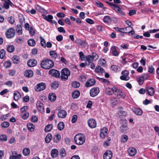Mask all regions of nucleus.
I'll list each match as a JSON object with an SVG mask.
<instances>
[{"label": "nucleus", "instance_id": "obj_1", "mask_svg": "<svg viewBox=\"0 0 159 159\" xmlns=\"http://www.w3.org/2000/svg\"><path fill=\"white\" fill-rule=\"evenodd\" d=\"M54 66L53 61L50 59H46L43 60L41 63V67L45 69H48L52 68Z\"/></svg>", "mask_w": 159, "mask_h": 159}, {"label": "nucleus", "instance_id": "obj_2", "mask_svg": "<svg viewBox=\"0 0 159 159\" xmlns=\"http://www.w3.org/2000/svg\"><path fill=\"white\" fill-rule=\"evenodd\" d=\"M74 140L76 144L81 145L85 142V136L84 134H77L74 137Z\"/></svg>", "mask_w": 159, "mask_h": 159}, {"label": "nucleus", "instance_id": "obj_3", "mask_svg": "<svg viewBox=\"0 0 159 159\" xmlns=\"http://www.w3.org/2000/svg\"><path fill=\"white\" fill-rule=\"evenodd\" d=\"M70 74V71L66 68H64L61 71V78L62 80L66 81L68 80Z\"/></svg>", "mask_w": 159, "mask_h": 159}, {"label": "nucleus", "instance_id": "obj_4", "mask_svg": "<svg viewBox=\"0 0 159 159\" xmlns=\"http://www.w3.org/2000/svg\"><path fill=\"white\" fill-rule=\"evenodd\" d=\"M15 30L13 28H11L7 31L5 34L7 38L11 39L13 38L15 36Z\"/></svg>", "mask_w": 159, "mask_h": 159}, {"label": "nucleus", "instance_id": "obj_5", "mask_svg": "<svg viewBox=\"0 0 159 159\" xmlns=\"http://www.w3.org/2000/svg\"><path fill=\"white\" fill-rule=\"evenodd\" d=\"M128 128L127 125V122L125 120H123L121 123V126L120 128V131L121 133H126V131Z\"/></svg>", "mask_w": 159, "mask_h": 159}, {"label": "nucleus", "instance_id": "obj_6", "mask_svg": "<svg viewBox=\"0 0 159 159\" xmlns=\"http://www.w3.org/2000/svg\"><path fill=\"white\" fill-rule=\"evenodd\" d=\"M35 87L36 91L40 92L46 89V85L45 83L41 82L38 84Z\"/></svg>", "mask_w": 159, "mask_h": 159}, {"label": "nucleus", "instance_id": "obj_7", "mask_svg": "<svg viewBox=\"0 0 159 159\" xmlns=\"http://www.w3.org/2000/svg\"><path fill=\"white\" fill-rule=\"evenodd\" d=\"M99 92V89L98 88H94L92 89L90 91V94L91 96L94 97L97 95Z\"/></svg>", "mask_w": 159, "mask_h": 159}, {"label": "nucleus", "instance_id": "obj_8", "mask_svg": "<svg viewBox=\"0 0 159 159\" xmlns=\"http://www.w3.org/2000/svg\"><path fill=\"white\" fill-rule=\"evenodd\" d=\"M36 107L38 111L41 113L44 112V107L43 104L40 101H38L36 104Z\"/></svg>", "mask_w": 159, "mask_h": 159}, {"label": "nucleus", "instance_id": "obj_9", "mask_svg": "<svg viewBox=\"0 0 159 159\" xmlns=\"http://www.w3.org/2000/svg\"><path fill=\"white\" fill-rule=\"evenodd\" d=\"M49 73L52 76L55 77L56 78L60 77V73L57 70L54 69H51L49 71Z\"/></svg>", "mask_w": 159, "mask_h": 159}, {"label": "nucleus", "instance_id": "obj_10", "mask_svg": "<svg viewBox=\"0 0 159 159\" xmlns=\"http://www.w3.org/2000/svg\"><path fill=\"white\" fill-rule=\"evenodd\" d=\"M88 125L91 128H94L96 126V122L93 119H89L88 121Z\"/></svg>", "mask_w": 159, "mask_h": 159}, {"label": "nucleus", "instance_id": "obj_11", "mask_svg": "<svg viewBox=\"0 0 159 159\" xmlns=\"http://www.w3.org/2000/svg\"><path fill=\"white\" fill-rule=\"evenodd\" d=\"M112 157V154L111 151H107L104 154V159H111Z\"/></svg>", "mask_w": 159, "mask_h": 159}, {"label": "nucleus", "instance_id": "obj_12", "mask_svg": "<svg viewBox=\"0 0 159 159\" xmlns=\"http://www.w3.org/2000/svg\"><path fill=\"white\" fill-rule=\"evenodd\" d=\"M96 83V80L94 79H91L88 80L85 83V86L86 87H89L94 85Z\"/></svg>", "mask_w": 159, "mask_h": 159}, {"label": "nucleus", "instance_id": "obj_13", "mask_svg": "<svg viewBox=\"0 0 159 159\" xmlns=\"http://www.w3.org/2000/svg\"><path fill=\"white\" fill-rule=\"evenodd\" d=\"M128 152L130 156L133 157L136 154L137 150L134 148H130L128 150Z\"/></svg>", "mask_w": 159, "mask_h": 159}, {"label": "nucleus", "instance_id": "obj_14", "mask_svg": "<svg viewBox=\"0 0 159 159\" xmlns=\"http://www.w3.org/2000/svg\"><path fill=\"white\" fill-rule=\"evenodd\" d=\"M37 61L34 59H30L27 62V65L30 67H33L35 66L37 64Z\"/></svg>", "mask_w": 159, "mask_h": 159}, {"label": "nucleus", "instance_id": "obj_15", "mask_svg": "<svg viewBox=\"0 0 159 159\" xmlns=\"http://www.w3.org/2000/svg\"><path fill=\"white\" fill-rule=\"evenodd\" d=\"M66 112L64 110H61L59 111L58 113V116L59 117L64 118L66 117Z\"/></svg>", "mask_w": 159, "mask_h": 159}, {"label": "nucleus", "instance_id": "obj_16", "mask_svg": "<svg viewBox=\"0 0 159 159\" xmlns=\"http://www.w3.org/2000/svg\"><path fill=\"white\" fill-rule=\"evenodd\" d=\"M108 129L107 128L105 127L103 128L101 131L100 133V136L103 139L105 138L107 135Z\"/></svg>", "mask_w": 159, "mask_h": 159}, {"label": "nucleus", "instance_id": "obj_17", "mask_svg": "<svg viewBox=\"0 0 159 159\" xmlns=\"http://www.w3.org/2000/svg\"><path fill=\"white\" fill-rule=\"evenodd\" d=\"M4 3L3 4V7L6 9H8L9 8L10 5L11 6L13 5L10 0H5Z\"/></svg>", "mask_w": 159, "mask_h": 159}, {"label": "nucleus", "instance_id": "obj_18", "mask_svg": "<svg viewBox=\"0 0 159 159\" xmlns=\"http://www.w3.org/2000/svg\"><path fill=\"white\" fill-rule=\"evenodd\" d=\"M111 51L112 55L115 56L117 57L119 54V52L117 51L115 46H113L111 48Z\"/></svg>", "mask_w": 159, "mask_h": 159}, {"label": "nucleus", "instance_id": "obj_19", "mask_svg": "<svg viewBox=\"0 0 159 159\" xmlns=\"http://www.w3.org/2000/svg\"><path fill=\"white\" fill-rule=\"evenodd\" d=\"M24 75L27 77H30L33 76V72L31 70H26L25 72Z\"/></svg>", "mask_w": 159, "mask_h": 159}, {"label": "nucleus", "instance_id": "obj_20", "mask_svg": "<svg viewBox=\"0 0 159 159\" xmlns=\"http://www.w3.org/2000/svg\"><path fill=\"white\" fill-rule=\"evenodd\" d=\"M146 91L147 92L148 94L150 96H152L153 95L155 90L152 87H148L146 88Z\"/></svg>", "mask_w": 159, "mask_h": 159}, {"label": "nucleus", "instance_id": "obj_21", "mask_svg": "<svg viewBox=\"0 0 159 159\" xmlns=\"http://www.w3.org/2000/svg\"><path fill=\"white\" fill-rule=\"evenodd\" d=\"M51 155L53 158L56 157L58 155V151L57 149H53L51 150Z\"/></svg>", "mask_w": 159, "mask_h": 159}, {"label": "nucleus", "instance_id": "obj_22", "mask_svg": "<svg viewBox=\"0 0 159 159\" xmlns=\"http://www.w3.org/2000/svg\"><path fill=\"white\" fill-rule=\"evenodd\" d=\"M133 111L137 115H141L143 114V111L140 108H134L133 110Z\"/></svg>", "mask_w": 159, "mask_h": 159}, {"label": "nucleus", "instance_id": "obj_23", "mask_svg": "<svg viewBox=\"0 0 159 159\" xmlns=\"http://www.w3.org/2000/svg\"><path fill=\"white\" fill-rule=\"evenodd\" d=\"M43 18L49 22H51V20L53 19V16L52 15H49L47 16L43 14L42 15Z\"/></svg>", "mask_w": 159, "mask_h": 159}, {"label": "nucleus", "instance_id": "obj_24", "mask_svg": "<svg viewBox=\"0 0 159 159\" xmlns=\"http://www.w3.org/2000/svg\"><path fill=\"white\" fill-rule=\"evenodd\" d=\"M20 97V94L19 92L16 91L14 92V99L15 100H18Z\"/></svg>", "mask_w": 159, "mask_h": 159}, {"label": "nucleus", "instance_id": "obj_25", "mask_svg": "<svg viewBox=\"0 0 159 159\" xmlns=\"http://www.w3.org/2000/svg\"><path fill=\"white\" fill-rule=\"evenodd\" d=\"M95 71L98 73H102L105 72L104 69L100 66H97L95 69Z\"/></svg>", "mask_w": 159, "mask_h": 159}, {"label": "nucleus", "instance_id": "obj_26", "mask_svg": "<svg viewBox=\"0 0 159 159\" xmlns=\"http://www.w3.org/2000/svg\"><path fill=\"white\" fill-rule=\"evenodd\" d=\"M49 99L51 102L54 101L56 98L55 94L54 93H49L48 97Z\"/></svg>", "mask_w": 159, "mask_h": 159}, {"label": "nucleus", "instance_id": "obj_27", "mask_svg": "<svg viewBox=\"0 0 159 159\" xmlns=\"http://www.w3.org/2000/svg\"><path fill=\"white\" fill-rule=\"evenodd\" d=\"M80 94V92L78 91H75L72 93V96L73 98H77L79 97Z\"/></svg>", "mask_w": 159, "mask_h": 159}, {"label": "nucleus", "instance_id": "obj_28", "mask_svg": "<svg viewBox=\"0 0 159 159\" xmlns=\"http://www.w3.org/2000/svg\"><path fill=\"white\" fill-rule=\"evenodd\" d=\"M128 139V136L126 134H124L121 136L120 141L122 143H125Z\"/></svg>", "mask_w": 159, "mask_h": 159}, {"label": "nucleus", "instance_id": "obj_29", "mask_svg": "<svg viewBox=\"0 0 159 159\" xmlns=\"http://www.w3.org/2000/svg\"><path fill=\"white\" fill-rule=\"evenodd\" d=\"M52 88L54 89H56L58 87L59 84L58 81H54L52 82L51 84Z\"/></svg>", "mask_w": 159, "mask_h": 159}, {"label": "nucleus", "instance_id": "obj_30", "mask_svg": "<svg viewBox=\"0 0 159 159\" xmlns=\"http://www.w3.org/2000/svg\"><path fill=\"white\" fill-rule=\"evenodd\" d=\"M16 31L17 33L19 35H21L22 33V27L20 25H17L16 27Z\"/></svg>", "mask_w": 159, "mask_h": 159}, {"label": "nucleus", "instance_id": "obj_31", "mask_svg": "<svg viewBox=\"0 0 159 159\" xmlns=\"http://www.w3.org/2000/svg\"><path fill=\"white\" fill-rule=\"evenodd\" d=\"M61 138V137L60 134H56L54 135V137L53 138L54 142L56 143H57L60 141Z\"/></svg>", "mask_w": 159, "mask_h": 159}, {"label": "nucleus", "instance_id": "obj_32", "mask_svg": "<svg viewBox=\"0 0 159 159\" xmlns=\"http://www.w3.org/2000/svg\"><path fill=\"white\" fill-rule=\"evenodd\" d=\"M93 59V57H92L91 55H89L85 56L86 60L89 62L88 65H89L90 63L92 62Z\"/></svg>", "mask_w": 159, "mask_h": 159}, {"label": "nucleus", "instance_id": "obj_33", "mask_svg": "<svg viewBox=\"0 0 159 159\" xmlns=\"http://www.w3.org/2000/svg\"><path fill=\"white\" fill-rule=\"evenodd\" d=\"M111 69L115 72L120 71V67L116 65L111 66Z\"/></svg>", "mask_w": 159, "mask_h": 159}, {"label": "nucleus", "instance_id": "obj_34", "mask_svg": "<svg viewBox=\"0 0 159 159\" xmlns=\"http://www.w3.org/2000/svg\"><path fill=\"white\" fill-rule=\"evenodd\" d=\"M131 29L133 30V28L132 27L129 26H127L125 28H122V33L128 34L129 31L130 30V29Z\"/></svg>", "mask_w": 159, "mask_h": 159}, {"label": "nucleus", "instance_id": "obj_35", "mask_svg": "<svg viewBox=\"0 0 159 159\" xmlns=\"http://www.w3.org/2000/svg\"><path fill=\"white\" fill-rule=\"evenodd\" d=\"M7 50L9 52H12L15 50L14 47L12 45H9L7 46Z\"/></svg>", "mask_w": 159, "mask_h": 159}, {"label": "nucleus", "instance_id": "obj_36", "mask_svg": "<svg viewBox=\"0 0 159 159\" xmlns=\"http://www.w3.org/2000/svg\"><path fill=\"white\" fill-rule=\"evenodd\" d=\"M52 138V134L51 133L48 134L45 138V141L46 143H49Z\"/></svg>", "mask_w": 159, "mask_h": 159}, {"label": "nucleus", "instance_id": "obj_37", "mask_svg": "<svg viewBox=\"0 0 159 159\" xmlns=\"http://www.w3.org/2000/svg\"><path fill=\"white\" fill-rule=\"evenodd\" d=\"M12 59L14 63L17 64L20 61L19 57L16 55L12 57Z\"/></svg>", "mask_w": 159, "mask_h": 159}, {"label": "nucleus", "instance_id": "obj_38", "mask_svg": "<svg viewBox=\"0 0 159 159\" xmlns=\"http://www.w3.org/2000/svg\"><path fill=\"white\" fill-rule=\"evenodd\" d=\"M30 152V150L29 148H24L23 150V153L25 156H28Z\"/></svg>", "mask_w": 159, "mask_h": 159}, {"label": "nucleus", "instance_id": "obj_39", "mask_svg": "<svg viewBox=\"0 0 159 159\" xmlns=\"http://www.w3.org/2000/svg\"><path fill=\"white\" fill-rule=\"evenodd\" d=\"M49 54L52 58L54 59H57L58 57L57 53L53 51H50L49 52Z\"/></svg>", "mask_w": 159, "mask_h": 159}, {"label": "nucleus", "instance_id": "obj_40", "mask_svg": "<svg viewBox=\"0 0 159 159\" xmlns=\"http://www.w3.org/2000/svg\"><path fill=\"white\" fill-rule=\"evenodd\" d=\"M60 155L61 158L65 157L66 155L65 150L64 148H61L60 150Z\"/></svg>", "mask_w": 159, "mask_h": 159}, {"label": "nucleus", "instance_id": "obj_41", "mask_svg": "<svg viewBox=\"0 0 159 159\" xmlns=\"http://www.w3.org/2000/svg\"><path fill=\"white\" fill-rule=\"evenodd\" d=\"M28 43L29 45L31 46H34L35 45V41L33 39H29L28 41Z\"/></svg>", "mask_w": 159, "mask_h": 159}, {"label": "nucleus", "instance_id": "obj_42", "mask_svg": "<svg viewBox=\"0 0 159 159\" xmlns=\"http://www.w3.org/2000/svg\"><path fill=\"white\" fill-rule=\"evenodd\" d=\"M40 39L41 40L40 41V43L41 45L43 47V48H45L46 47V41L42 37L40 36Z\"/></svg>", "mask_w": 159, "mask_h": 159}, {"label": "nucleus", "instance_id": "obj_43", "mask_svg": "<svg viewBox=\"0 0 159 159\" xmlns=\"http://www.w3.org/2000/svg\"><path fill=\"white\" fill-rule=\"evenodd\" d=\"M64 127V124L63 122H59L57 125V128L59 130H62Z\"/></svg>", "mask_w": 159, "mask_h": 159}, {"label": "nucleus", "instance_id": "obj_44", "mask_svg": "<svg viewBox=\"0 0 159 159\" xmlns=\"http://www.w3.org/2000/svg\"><path fill=\"white\" fill-rule=\"evenodd\" d=\"M28 128L30 131H33L34 130V126L31 123H29L27 125Z\"/></svg>", "mask_w": 159, "mask_h": 159}, {"label": "nucleus", "instance_id": "obj_45", "mask_svg": "<svg viewBox=\"0 0 159 159\" xmlns=\"http://www.w3.org/2000/svg\"><path fill=\"white\" fill-rule=\"evenodd\" d=\"M103 21L104 22L107 23H110L111 22V19L110 18L109 16H104L103 19Z\"/></svg>", "mask_w": 159, "mask_h": 159}, {"label": "nucleus", "instance_id": "obj_46", "mask_svg": "<svg viewBox=\"0 0 159 159\" xmlns=\"http://www.w3.org/2000/svg\"><path fill=\"white\" fill-rule=\"evenodd\" d=\"M9 123L7 121H4L1 124V126L2 128H7L9 126Z\"/></svg>", "mask_w": 159, "mask_h": 159}, {"label": "nucleus", "instance_id": "obj_47", "mask_svg": "<svg viewBox=\"0 0 159 159\" xmlns=\"http://www.w3.org/2000/svg\"><path fill=\"white\" fill-rule=\"evenodd\" d=\"M52 125L51 124L48 125L45 128V131L46 132L50 131L52 129Z\"/></svg>", "mask_w": 159, "mask_h": 159}, {"label": "nucleus", "instance_id": "obj_48", "mask_svg": "<svg viewBox=\"0 0 159 159\" xmlns=\"http://www.w3.org/2000/svg\"><path fill=\"white\" fill-rule=\"evenodd\" d=\"M71 84L73 87L75 88H79L80 86V83L77 81L72 82Z\"/></svg>", "mask_w": 159, "mask_h": 159}, {"label": "nucleus", "instance_id": "obj_49", "mask_svg": "<svg viewBox=\"0 0 159 159\" xmlns=\"http://www.w3.org/2000/svg\"><path fill=\"white\" fill-rule=\"evenodd\" d=\"M119 94H117V97L119 98H125V95L121 91H118Z\"/></svg>", "mask_w": 159, "mask_h": 159}, {"label": "nucleus", "instance_id": "obj_50", "mask_svg": "<svg viewBox=\"0 0 159 159\" xmlns=\"http://www.w3.org/2000/svg\"><path fill=\"white\" fill-rule=\"evenodd\" d=\"M6 52L5 50L2 49L0 51V58L1 59H3L4 58Z\"/></svg>", "mask_w": 159, "mask_h": 159}, {"label": "nucleus", "instance_id": "obj_51", "mask_svg": "<svg viewBox=\"0 0 159 159\" xmlns=\"http://www.w3.org/2000/svg\"><path fill=\"white\" fill-rule=\"evenodd\" d=\"M144 80V77L141 76L138 79L137 81L139 85H141L143 83Z\"/></svg>", "mask_w": 159, "mask_h": 159}, {"label": "nucleus", "instance_id": "obj_52", "mask_svg": "<svg viewBox=\"0 0 159 159\" xmlns=\"http://www.w3.org/2000/svg\"><path fill=\"white\" fill-rule=\"evenodd\" d=\"M11 61H7L4 63L3 65L5 67L7 68L10 67L11 66Z\"/></svg>", "mask_w": 159, "mask_h": 159}, {"label": "nucleus", "instance_id": "obj_53", "mask_svg": "<svg viewBox=\"0 0 159 159\" xmlns=\"http://www.w3.org/2000/svg\"><path fill=\"white\" fill-rule=\"evenodd\" d=\"M35 9L39 12H43L45 10L44 8L38 5H35Z\"/></svg>", "mask_w": 159, "mask_h": 159}, {"label": "nucleus", "instance_id": "obj_54", "mask_svg": "<svg viewBox=\"0 0 159 159\" xmlns=\"http://www.w3.org/2000/svg\"><path fill=\"white\" fill-rule=\"evenodd\" d=\"M96 4L98 7L102 8L104 10H105L106 8L105 7H103V4L99 1H97L96 2Z\"/></svg>", "mask_w": 159, "mask_h": 159}, {"label": "nucleus", "instance_id": "obj_55", "mask_svg": "<svg viewBox=\"0 0 159 159\" xmlns=\"http://www.w3.org/2000/svg\"><path fill=\"white\" fill-rule=\"evenodd\" d=\"M22 118L24 120L26 119L29 116V113L28 112L21 113Z\"/></svg>", "mask_w": 159, "mask_h": 159}, {"label": "nucleus", "instance_id": "obj_56", "mask_svg": "<svg viewBox=\"0 0 159 159\" xmlns=\"http://www.w3.org/2000/svg\"><path fill=\"white\" fill-rule=\"evenodd\" d=\"M106 92L107 95H111L113 93V91L112 89L109 88H107L106 89Z\"/></svg>", "mask_w": 159, "mask_h": 159}, {"label": "nucleus", "instance_id": "obj_57", "mask_svg": "<svg viewBox=\"0 0 159 159\" xmlns=\"http://www.w3.org/2000/svg\"><path fill=\"white\" fill-rule=\"evenodd\" d=\"M97 78L100 81H101L105 83H106L107 84H108L109 83V81L107 79L100 78L98 77H97Z\"/></svg>", "mask_w": 159, "mask_h": 159}, {"label": "nucleus", "instance_id": "obj_58", "mask_svg": "<svg viewBox=\"0 0 159 159\" xmlns=\"http://www.w3.org/2000/svg\"><path fill=\"white\" fill-rule=\"evenodd\" d=\"M21 157V155L20 154H19L17 155H13L12 156H11L10 157V159H20Z\"/></svg>", "mask_w": 159, "mask_h": 159}, {"label": "nucleus", "instance_id": "obj_59", "mask_svg": "<svg viewBox=\"0 0 159 159\" xmlns=\"http://www.w3.org/2000/svg\"><path fill=\"white\" fill-rule=\"evenodd\" d=\"M75 42L80 44L81 45H84L85 44V42L84 41H82L80 39H78L75 40Z\"/></svg>", "mask_w": 159, "mask_h": 159}, {"label": "nucleus", "instance_id": "obj_60", "mask_svg": "<svg viewBox=\"0 0 159 159\" xmlns=\"http://www.w3.org/2000/svg\"><path fill=\"white\" fill-rule=\"evenodd\" d=\"M7 140V136L5 135H2L0 136V140L2 141H5Z\"/></svg>", "mask_w": 159, "mask_h": 159}, {"label": "nucleus", "instance_id": "obj_61", "mask_svg": "<svg viewBox=\"0 0 159 159\" xmlns=\"http://www.w3.org/2000/svg\"><path fill=\"white\" fill-rule=\"evenodd\" d=\"M79 79L82 82H84L86 80V78L85 75H80L79 77Z\"/></svg>", "mask_w": 159, "mask_h": 159}, {"label": "nucleus", "instance_id": "obj_62", "mask_svg": "<svg viewBox=\"0 0 159 159\" xmlns=\"http://www.w3.org/2000/svg\"><path fill=\"white\" fill-rule=\"evenodd\" d=\"M77 118L78 117L77 115H74L72 117V118L71 119V122L72 123H75L77 121Z\"/></svg>", "mask_w": 159, "mask_h": 159}, {"label": "nucleus", "instance_id": "obj_63", "mask_svg": "<svg viewBox=\"0 0 159 159\" xmlns=\"http://www.w3.org/2000/svg\"><path fill=\"white\" fill-rule=\"evenodd\" d=\"M28 107L27 106H24L20 109V111L21 113H24L25 112V111L28 109Z\"/></svg>", "mask_w": 159, "mask_h": 159}, {"label": "nucleus", "instance_id": "obj_64", "mask_svg": "<svg viewBox=\"0 0 159 159\" xmlns=\"http://www.w3.org/2000/svg\"><path fill=\"white\" fill-rule=\"evenodd\" d=\"M79 54L81 60V61L84 60L85 59V56L83 53L82 52H80Z\"/></svg>", "mask_w": 159, "mask_h": 159}]
</instances>
